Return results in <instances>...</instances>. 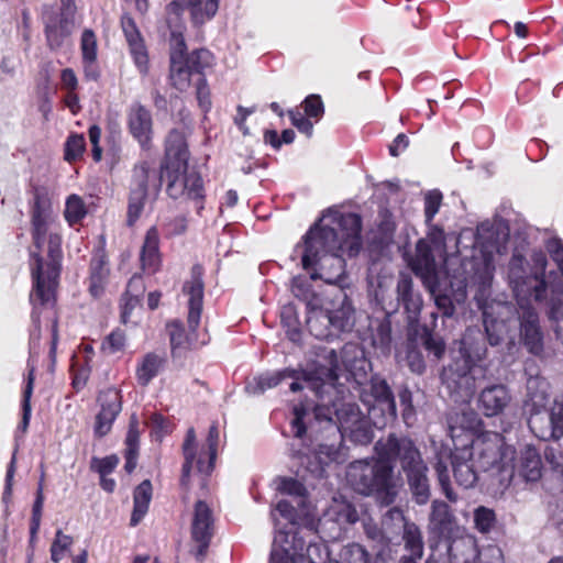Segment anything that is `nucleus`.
Returning a JSON list of instances; mask_svg holds the SVG:
<instances>
[{"label":"nucleus","instance_id":"bf43d9fd","mask_svg":"<svg viewBox=\"0 0 563 563\" xmlns=\"http://www.w3.org/2000/svg\"><path fill=\"white\" fill-rule=\"evenodd\" d=\"M196 95L199 107L207 112L211 108V100L210 91L203 76L201 78L196 79Z\"/></svg>","mask_w":563,"mask_h":563},{"label":"nucleus","instance_id":"a211bd4d","mask_svg":"<svg viewBox=\"0 0 563 563\" xmlns=\"http://www.w3.org/2000/svg\"><path fill=\"white\" fill-rule=\"evenodd\" d=\"M220 432L216 424L209 429L207 444L208 452H199L196 443V434L194 429H189L183 445L185 463L183 466L181 483L185 484L194 465L201 474L208 475L213 470L216 460L217 446L219 443Z\"/></svg>","mask_w":563,"mask_h":563},{"label":"nucleus","instance_id":"dca6fc26","mask_svg":"<svg viewBox=\"0 0 563 563\" xmlns=\"http://www.w3.org/2000/svg\"><path fill=\"white\" fill-rule=\"evenodd\" d=\"M278 490L290 497V499H280L271 512L275 531L294 527L300 517L311 516L307 505L305 486L294 478H283L278 485Z\"/></svg>","mask_w":563,"mask_h":563},{"label":"nucleus","instance_id":"603ef678","mask_svg":"<svg viewBox=\"0 0 563 563\" xmlns=\"http://www.w3.org/2000/svg\"><path fill=\"white\" fill-rule=\"evenodd\" d=\"M442 198L439 190H430L424 195V218L428 229L430 225H434L432 221L440 210Z\"/></svg>","mask_w":563,"mask_h":563},{"label":"nucleus","instance_id":"864d4df0","mask_svg":"<svg viewBox=\"0 0 563 563\" xmlns=\"http://www.w3.org/2000/svg\"><path fill=\"white\" fill-rule=\"evenodd\" d=\"M86 142L82 134H71L65 143V159L74 162L81 157L85 152Z\"/></svg>","mask_w":563,"mask_h":563},{"label":"nucleus","instance_id":"de8ad7c7","mask_svg":"<svg viewBox=\"0 0 563 563\" xmlns=\"http://www.w3.org/2000/svg\"><path fill=\"white\" fill-rule=\"evenodd\" d=\"M100 411L109 416L118 417L122 410V395L117 388H108L99 394Z\"/></svg>","mask_w":563,"mask_h":563},{"label":"nucleus","instance_id":"39448f33","mask_svg":"<svg viewBox=\"0 0 563 563\" xmlns=\"http://www.w3.org/2000/svg\"><path fill=\"white\" fill-rule=\"evenodd\" d=\"M387 446V439L375 444L376 461H356L347 470L350 485L360 494H376L383 504L389 505L397 495V483L394 478L393 456L385 457L378 446Z\"/></svg>","mask_w":563,"mask_h":563},{"label":"nucleus","instance_id":"69168bd1","mask_svg":"<svg viewBox=\"0 0 563 563\" xmlns=\"http://www.w3.org/2000/svg\"><path fill=\"white\" fill-rule=\"evenodd\" d=\"M426 349L432 353L437 358H440L444 353V342L434 336H428L424 341Z\"/></svg>","mask_w":563,"mask_h":563},{"label":"nucleus","instance_id":"0eeeda50","mask_svg":"<svg viewBox=\"0 0 563 563\" xmlns=\"http://www.w3.org/2000/svg\"><path fill=\"white\" fill-rule=\"evenodd\" d=\"M481 336L478 330L468 329L459 343L460 357L442 372V383L455 402L468 401L475 391V377L472 374L475 362L486 353L484 346L475 343Z\"/></svg>","mask_w":563,"mask_h":563},{"label":"nucleus","instance_id":"9d476101","mask_svg":"<svg viewBox=\"0 0 563 563\" xmlns=\"http://www.w3.org/2000/svg\"><path fill=\"white\" fill-rule=\"evenodd\" d=\"M211 60V53L207 49L188 54L181 31L172 30L169 80L174 88L179 91L187 90L194 77H202L203 68L210 66Z\"/></svg>","mask_w":563,"mask_h":563},{"label":"nucleus","instance_id":"f257e3e1","mask_svg":"<svg viewBox=\"0 0 563 563\" xmlns=\"http://www.w3.org/2000/svg\"><path fill=\"white\" fill-rule=\"evenodd\" d=\"M32 238L37 252L31 254V274L33 289L30 301L33 306L30 344L33 353L35 341L38 340L40 307L54 302L58 285L62 262V236L57 225V214L53 209L49 197L36 192L31 210ZM29 373L22 393V421L21 429L25 431L31 419V398L35 380V364L32 355L29 360Z\"/></svg>","mask_w":563,"mask_h":563},{"label":"nucleus","instance_id":"f03ea898","mask_svg":"<svg viewBox=\"0 0 563 563\" xmlns=\"http://www.w3.org/2000/svg\"><path fill=\"white\" fill-rule=\"evenodd\" d=\"M362 221L355 213H341L327 210L302 238L295 253L301 254L303 269L311 279H322L328 284H342L345 275L343 256L358 254Z\"/></svg>","mask_w":563,"mask_h":563},{"label":"nucleus","instance_id":"a18cd8bd","mask_svg":"<svg viewBox=\"0 0 563 563\" xmlns=\"http://www.w3.org/2000/svg\"><path fill=\"white\" fill-rule=\"evenodd\" d=\"M548 306L549 319L553 323L558 339L563 342V289L553 287L552 297Z\"/></svg>","mask_w":563,"mask_h":563},{"label":"nucleus","instance_id":"7c9ffc66","mask_svg":"<svg viewBox=\"0 0 563 563\" xmlns=\"http://www.w3.org/2000/svg\"><path fill=\"white\" fill-rule=\"evenodd\" d=\"M97 37L91 30H85L81 34L80 51L84 73L87 79L96 80L99 77L97 65Z\"/></svg>","mask_w":563,"mask_h":563},{"label":"nucleus","instance_id":"9b49d317","mask_svg":"<svg viewBox=\"0 0 563 563\" xmlns=\"http://www.w3.org/2000/svg\"><path fill=\"white\" fill-rule=\"evenodd\" d=\"M479 471L496 468L508 479L514 476L515 450L505 444L504 438L496 432L477 434L470 445H464Z\"/></svg>","mask_w":563,"mask_h":563},{"label":"nucleus","instance_id":"7ed1b4c3","mask_svg":"<svg viewBox=\"0 0 563 563\" xmlns=\"http://www.w3.org/2000/svg\"><path fill=\"white\" fill-rule=\"evenodd\" d=\"M325 366L321 372L322 380L314 389L319 402L313 408L318 421H335L341 439H350L354 443L367 444L373 439L368 419L358 407L346 401L342 386L336 384L339 362L334 350L323 351Z\"/></svg>","mask_w":563,"mask_h":563},{"label":"nucleus","instance_id":"3c124183","mask_svg":"<svg viewBox=\"0 0 563 563\" xmlns=\"http://www.w3.org/2000/svg\"><path fill=\"white\" fill-rule=\"evenodd\" d=\"M73 542L74 540L70 536L63 533L62 530H57L51 545V560L58 563L70 549Z\"/></svg>","mask_w":563,"mask_h":563},{"label":"nucleus","instance_id":"774afa93","mask_svg":"<svg viewBox=\"0 0 563 563\" xmlns=\"http://www.w3.org/2000/svg\"><path fill=\"white\" fill-rule=\"evenodd\" d=\"M545 459L554 470L563 474V452L556 454L553 449H550L545 452Z\"/></svg>","mask_w":563,"mask_h":563},{"label":"nucleus","instance_id":"a19ab883","mask_svg":"<svg viewBox=\"0 0 563 563\" xmlns=\"http://www.w3.org/2000/svg\"><path fill=\"white\" fill-rule=\"evenodd\" d=\"M482 426V420L473 409L463 410L450 418L449 428L452 439L460 437L459 431L476 432Z\"/></svg>","mask_w":563,"mask_h":563},{"label":"nucleus","instance_id":"473e14b6","mask_svg":"<svg viewBox=\"0 0 563 563\" xmlns=\"http://www.w3.org/2000/svg\"><path fill=\"white\" fill-rule=\"evenodd\" d=\"M429 527L440 536H449L455 527V518L449 505L441 500H433L429 518Z\"/></svg>","mask_w":563,"mask_h":563},{"label":"nucleus","instance_id":"4468645a","mask_svg":"<svg viewBox=\"0 0 563 563\" xmlns=\"http://www.w3.org/2000/svg\"><path fill=\"white\" fill-rule=\"evenodd\" d=\"M354 310L347 296L339 290L332 299H325L322 308L308 316L307 324L310 332L318 339L332 335L329 328L335 331H346L352 328Z\"/></svg>","mask_w":563,"mask_h":563},{"label":"nucleus","instance_id":"412c9836","mask_svg":"<svg viewBox=\"0 0 563 563\" xmlns=\"http://www.w3.org/2000/svg\"><path fill=\"white\" fill-rule=\"evenodd\" d=\"M186 9L189 10L194 25H202L210 21L219 9V0H174L167 5V21L172 26ZM177 31V25H175Z\"/></svg>","mask_w":563,"mask_h":563},{"label":"nucleus","instance_id":"f8f14e48","mask_svg":"<svg viewBox=\"0 0 563 563\" xmlns=\"http://www.w3.org/2000/svg\"><path fill=\"white\" fill-rule=\"evenodd\" d=\"M292 528L288 527L275 532L269 563H329V549L321 541H310L305 556L300 552L305 542Z\"/></svg>","mask_w":563,"mask_h":563},{"label":"nucleus","instance_id":"bb28decb","mask_svg":"<svg viewBox=\"0 0 563 563\" xmlns=\"http://www.w3.org/2000/svg\"><path fill=\"white\" fill-rule=\"evenodd\" d=\"M121 24L135 65L141 73H146L148 64L147 51L134 21L130 16H123Z\"/></svg>","mask_w":563,"mask_h":563},{"label":"nucleus","instance_id":"f3484780","mask_svg":"<svg viewBox=\"0 0 563 563\" xmlns=\"http://www.w3.org/2000/svg\"><path fill=\"white\" fill-rule=\"evenodd\" d=\"M165 176L167 177L166 191L173 199H187L195 202L197 212L203 209L205 190L200 175L188 169V163L183 166L166 165Z\"/></svg>","mask_w":563,"mask_h":563},{"label":"nucleus","instance_id":"8fccbe9b","mask_svg":"<svg viewBox=\"0 0 563 563\" xmlns=\"http://www.w3.org/2000/svg\"><path fill=\"white\" fill-rule=\"evenodd\" d=\"M126 346V336L122 330H114L106 336L101 350L106 355L122 353Z\"/></svg>","mask_w":563,"mask_h":563},{"label":"nucleus","instance_id":"6e6552de","mask_svg":"<svg viewBox=\"0 0 563 563\" xmlns=\"http://www.w3.org/2000/svg\"><path fill=\"white\" fill-rule=\"evenodd\" d=\"M378 448L385 457L393 456V462H400L415 501L418 505L427 504L430 498L428 466L415 443L406 437L391 434L387 438V446Z\"/></svg>","mask_w":563,"mask_h":563},{"label":"nucleus","instance_id":"052dcab7","mask_svg":"<svg viewBox=\"0 0 563 563\" xmlns=\"http://www.w3.org/2000/svg\"><path fill=\"white\" fill-rule=\"evenodd\" d=\"M115 419L117 418L113 416H109L104 412L99 411L98 415L96 416L95 421V434L100 438L108 434L111 431L112 424Z\"/></svg>","mask_w":563,"mask_h":563},{"label":"nucleus","instance_id":"5701e85b","mask_svg":"<svg viewBox=\"0 0 563 563\" xmlns=\"http://www.w3.org/2000/svg\"><path fill=\"white\" fill-rule=\"evenodd\" d=\"M212 512L205 501H197L195 505L191 533L194 540L199 543L198 555L202 556L212 537Z\"/></svg>","mask_w":563,"mask_h":563},{"label":"nucleus","instance_id":"4d7b16f0","mask_svg":"<svg viewBox=\"0 0 563 563\" xmlns=\"http://www.w3.org/2000/svg\"><path fill=\"white\" fill-rule=\"evenodd\" d=\"M305 113L309 119L318 121L323 114V103L319 96L311 95L303 101Z\"/></svg>","mask_w":563,"mask_h":563},{"label":"nucleus","instance_id":"393cba45","mask_svg":"<svg viewBox=\"0 0 563 563\" xmlns=\"http://www.w3.org/2000/svg\"><path fill=\"white\" fill-rule=\"evenodd\" d=\"M511 396L504 385H493L483 389L478 397V408L486 417H494L504 411Z\"/></svg>","mask_w":563,"mask_h":563},{"label":"nucleus","instance_id":"13d9d810","mask_svg":"<svg viewBox=\"0 0 563 563\" xmlns=\"http://www.w3.org/2000/svg\"><path fill=\"white\" fill-rule=\"evenodd\" d=\"M288 115L294 126H296L301 133H305L307 136H311L313 123L309 119L305 118V115L298 109L289 110Z\"/></svg>","mask_w":563,"mask_h":563},{"label":"nucleus","instance_id":"6ab92c4d","mask_svg":"<svg viewBox=\"0 0 563 563\" xmlns=\"http://www.w3.org/2000/svg\"><path fill=\"white\" fill-rule=\"evenodd\" d=\"M371 394L374 401L363 399L367 405L368 419L377 428H383L388 420L396 417V404L389 386L384 379L374 377L371 380Z\"/></svg>","mask_w":563,"mask_h":563},{"label":"nucleus","instance_id":"20e7f679","mask_svg":"<svg viewBox=\"0 0 563 563\" xmlns=\"http://www.w3.org/2000/svg\"><path fill=\"white\" fill-rule=\"evenodd\" d=\"M499 227L500 224L495 227L489 222L477 227L474 254L471 260L461 263V272L451 276L448 292L440 294V282L437 279L435 291H430L435 296V305L444 316H452L454 302L461 303L466 299L468 286L477 285L485 289L489 285L495 269L494 254L500 251Z\"/></svg>","mask_w":563,"mask_h":563},{"label":"nucleus","instance_id":"5fc2aeb1","mask_svg":"<svg viewBox=\"0 0 563 563\" xmlns=\"http://www.w3.org/2000/svg\"><path fill=\"white\" fill-rule=\"evenodd\" d=\"M475 527L481 532H488L495 523V514L493 510L478 507L474 512Z\"/></svg>","mask_w":563,"mask_h":563},{"label":"nucleus","instance_id":"09e8293b","mask_svg":"<svg viewBox=\"0 0 563 563\" xmlns=\"http://www.w3.org/2000/svg\"><path fill=\"white\" fill-rule=\"evenodd\" d=\"M404 540L406 549L413 555L421 558L423 553L422 536L417 527L412 522H404Z\"/></svg>","mask_w":563,"mask_h":563},{"label":"nucleus","instance_id":"72a5a7b5","mask_svg":"<svg viewBox=\"0 0 563 563\" xmlns=\"http://www.w3.org/2000/svg\"><path fill=\"white\" fill-rule=\"evenodd\" d=\"M159 235L156 228L152 227L147 230L141 251L142 268L152 274L155 273L161 265V256L158 252Z\"/></svg>","mask_w":563,"mask_h":563},{"label":"nucleus","instance_id":"49530a36","mask_svg":"<svg viewBox=\"0 0 563 563\" xmlns=\"http://www.w3.org/2000/svg\"><path fill=\"white\" fill-rule=\"evenodd\" d=\"M338 523H354L358 519L356 509L344 499H333V503L327 514Z\"/></svg>","mask_w":563,"mask_h":563},{"label":"nucleus","instance_id":"ddd939ff","mask_svg":"<svg viewBox=\"0 0 563 563\" xmlns=\"http://www.w3.org/2000/svg\"><path fill=\"white\" fill-rule=\"evenodd\" d=\"M449 461L452 465L453 476L457 485L464 488H471L477 482V464L472 459V453L466 449L455 448L454 452L441 450L437 455L434 470L438 475L442 492L451 501H455L457 496L451 487Z\"/></svg>","mask_w":563,"mask_h":563},{"label":"nucleus","instance_id":"2eb2a0df","mask_svg":"<svg viewBox=\"0 0 563 563\" xmlns=\"http://www.w3.org/2000/svg\"><path fill=\"white\" fill-rule=\"evenodd\" d=\"M324 366L325 362H314L305 371L285 368L273 373H266L250 380L246 384L245 389L249 394L260 395L267 389L276 387L284 379L291 378V391H298L306 387L314 391V389L319 388V380H322L321 372Z\"/></svg>","mask_w":563,"mask_h":563},{"label":"nucleus","instance_id":"338daca9","mask_svg":"<svg viewBox=\"0 0 563 563\" xmlns=\"http://www.w3.org/2000/svg\"><path fill=\"white\" fill-rule=\"evenodd\" d=\"M118 463L117 455L106 456L98 462L97 470L100 475H108L117 467Z\"/></svg>","mask_w":563,"mask_h":563},{"label":"nucleus","instance_id":"58836bf2","mask_svg":"<svg viewBox=\"0 0 563 563\" xmlns=\"http://www.w3.org/2000/svg\"><path fill=\"white\" fill-rule=\"evenodd\" d=\"M74 30V20L62 16L58 22L46 24V38L52 49L62 47Z\"/></svg>","mask_w":563,"mask_h":563},{"label":"nucleus","instance_id":"79ce46f5","mask_svg":"<svg viewBox=\"0 0 563 563\" xmlns=\"http://www.w3.org/2000/svg\"><path fill=\"white\" fill-rule=\"evenodd\" d=\"M109 269L102 256H97L90 263L89 292L92 297L101 296L107 283Z\"/></svg>","mask_w":563,"mask_h":563},{"label":"nucleus","instance_id":"6e6d98bb","mask_svg":"<svg viewBox=\"0 0 563 563\" xmlns=\"http://www.w3.org/2000/svg\"><path fill=\"white\" fill-rule=\"evenodd\" d=\"M309 409L310 408L308 406H303V405L294 407V410H292L294 418L291 420V430H292L294 435L297 438H301L306 432L307 427H306L305 419H306V416L308 415Z\"/></svg>","mask_w":563,"mask_h":563},{"label":"nucleus","instance_id":"2f4dec72","mask_svg":"<svg viewBox=\"0 0 563 563\" xmlns=\"http://www.w3.org/2000/svg\"><path fill=\"white\" fill-rule=\"evenodd\" d=\"M184 291L189 297V312L188 325L191 331H195L200 322L202 298H203V284L199 277L194 276L191 280L184 285Z\"/></svg>","mask_w":563,"mask_h":563},{"label":"nucleus","instance_id":"c03bdc74","mask_svg":"<svg viewBox=\"0 0 563 563\" xmlns=\"http://www.w3.org/2000/svg\"><path fill=\"white\" fill-rule=\"evenodd\" d=\"M87 213L88 206L82 197L71 194L66 198L64 218L70 227L81 223Z\"/></svg>","mask_w":563,"mask_h":563},{"label":"nucleus","instance_id":"ea45409f","mask_svg":"<svg viewBox=\"0 0 563 563\" xmlns=\"http://www.w3.org/2000/svg\"><path fill=\"white\" fill-rule=\"evenodd\" d=\"M152 499V484L150 481H143L134 490L133 495V512L131 516L130 525L135 527L141 522L148 510Z\"/></svg>","mask_w":563,"mask_h":563},{"label":"nucleus","instance_id":"37998d69","mask_svg":"<svg viewBox=\"0 0 563 563\" xmlns=\"http://www.w3.org/2000/svg\"><path fill=\"white\" fill-rule=\"evenodd\" d=\"M397 298L408 312L417 313L420 310L421 300L412 291V279L408 275H401L397 283Z\"/></svg>","mask_w":563,"mask_h":563},{"label":"nucleus","instance_id":"c9c22d12","mask_svg":"<svg viewBox=\"0 0 563 563\" xmlns=\"http://www.w3.org/2000/svg\"><path fill=\"white\" fill-rule=\"evenodd\" d=\"M140 435H141V424L136 417V415H132L129 422V429L125 437V471L128 473H132L137 463L139 449H140Z\"/></svg>","mask_w":563,"mask_h":563},{"label":"nucleus","instance_id":"c756f323","mask_svg":"<svg viewBox=\"0 0 563 563\" xmlns=\"http://www.w3.org/2000/svg\"><path fill=\"white\" fill-rule=\"evenodd\" d=\"M540 417L533 415L529 419V427L536 433L537 437L548 440L551 438L559 439L563 435V398L556 400L551 413L549 415L550 426L548 429L542 430L539 428Z\"/></svg>","mask_w":563,"mask_h":563},{"label":"nucleus","instance_id":"cd10ccee","mask_svg":"<svg viewBox=\"0 0 563 563\" xmlns=\"http://www.w3.org/2000/svg\"><path fill=\"white\" fill-rule=\"evenodd\" d=\"M509 311V307L504 303H497L496 306L485 307L483 309V320L485 331L490 345H497L508 333V327L504 319L494 317V313L498 316L505 314Z\"/></svg>","mask_w":563,"mask_h":563},{"label":"nucleus","instance_id":"e2e57ef3","mask_svg":"<svg viewBox=\"0 0 563 563\" xmlns=\"http://www.w3.org/2000/svg\"><path fill=\"white\" fill-rule=\"evenodd\" d=\"M168 331L173 350L180 347L185 344L186 338L179 322H170L168 324Z\"/></svg>","mask_w":563,"mask_h":563},{"label":"nucleus","instance_id":"a878e982","mask_svg":"<svg viewBox=\"0 0 563 563\" xmlns=\"http://www.w3.org/2000/svg\"><path fill=\"white\" fill-rule=\"evenodd\" d=\"M167 355L164 351L148 352L137 362L135 378L141 386H147L165 368Z\"/></svg>","mask_w":563,"mask_h":563},{"label":"nucleus","instance_id":"1a4fd4ad","mask_svg":"<svg viewBox=\"0 0 563 563\" xmlns=\"http://www.w3.org/2000/svg\"><path fill=\"white\" fill-rule=\"evenodd\" d=\"M542 280L530 278L526 282H515V297L519 307L520 335L523 344L532 354L541 353L543 349V335L541 332L539 316L532 303H543L549 314L550 298H544Z\"/></svg>","mask_w":563,"mask_h":563},{"label":"nucleus","instance_id":"0e129e2a","mask_svg":"<svg viewBox=\"0 0 563 563\" xmlns=\"http://www.w3.org/2000/svg\"><path fill=\"white\" fill-rule=\"evenodd\" d=\"M14 472H15V457L13 456L11 462H10V465L8 467V471H7L5 486H4V492H3V496H2V501L7 506H8L9 501H10L11 494H12V485H13ZM5 511H8V508L5 509Z\"/></svg>","mask_w":563,"mask_h":563},{"label":"nucleus","instance_id":"aec40b11","mask_svg":"<svg viewBox=\"0 0 563 563\" xmlns=\"http://www.w3.org/2000/svg\"><path fill=\"white\" fill-rule=\"evenodd\" d=\"M157 173L148 169L145 165H141L134 169L133 187L131 189L128 207V223L130 225H133L137 221L143 211L150 185H152L154 190H157Z\"/></svg>","mask_w":563,"mask_h":563},{"label":"nucleus","instance_id":"e433bc0d","mask_svg":"<svg viewBox=\"0 0 563 563\" xmlns=\"http://www.w3.org/2000/svg\"><path fill=\"white\" fill-rule=\"evenodd\" d=\"M451 563H477L479 553L471 537L453 540L449 547Z\"/></svg>","mask_w":563,"mask_h":563},{"label":"nucleus","instance_id":"4c0bfd02","mask_svg":"<svg viewBox=\"0 0 563 563\" xmlns=\"http://www.w3.org/2000/svg\"><path fill=\"white\" fill-rule=\"evenodd\" d=\"M291 292L306 303L309 316L316 313L319 308H322V302L325 300L311 289V284L305 276L294 277Z\"/></svg>","mask_w":563,"mask_h":563},{"label":"nucleus","instance_id":"c85d7f7f","mask_svg":"<svg viewBox=\"0 0 563 563\" xmlns=\"http://www.w3.org/2000/svg\"><path fill=\"white\" fill-rule=\"evenodd\" d=\"M517 471L526 482H537L542 475V461L539 452L531 445H526L519 454L518 462L514 464V472Z\"/></svg>","mask_w":563,"mask_h":563},{"label":"nucleus","instance_id":"f704fd0d","mask_svg":"<svg viewBox=\"0 0 563 563\" xmlns=\"http://www.w3.org/2000/svg\"><path fill=\"white\" fill-rule=\"evenodd\" d=\"M188 148L186 143V136L184 132L179 130H173L169 132L166 139V165H178L183 166L188 163Z\"/></svg>","mask_w":563,"mask_h":563},{"label":"nucleus","instance_id":"b1692460","mask_svg":"<svg viewBox=\"0 0 563 563\" xmlns=\"http://www.w3.org/2000/svg\"><path fill=\"white\" fill-rule=\"evenodd\" d=\"M300 459L301 464L305 465L310 473L316 476H322L324 473V466L332 462L339 463L344 461V454L340 448H336L333 444H320L318 450L311 455H302Z\"/></svg>","mask_w":563,"mask_h":563},{"label":"nucleus","instance_id":"423d86ee","mask_svg":"<svg viewBox=\"0 0 563 563\" xmlns=\"http://www.w3.org/2000/svg\"><path fill=\"white\" fill-rule=\"evenodd\" d=\"M405 260L411 271L419 276L426 286L435 291L437 279L441 268L450 276V266L455 257L446 256L445 233L438 225H430L424 238L418 240L413 253H405Z\"/></svg>","mask_w":563,"mask_h":563},{"label":"nucleus","instance_id":"680f3d73","mask_svg":"<svg viewBox=\"0 0 563 563\" xmlns=\"http://www.w3.org/2000/svg\"><path fill=\"white\" fill-rule=\"evenodd\" d=\"M59 79H60V87L66 92L76 91L79 86L77 75L75 74V71L71 68H64L60 71Z\"/></svg>","mask_w":563,"mask_h":563},{"label":"nucleus","instance_id":"4be33fe9","mask_svg":"<svg viewBox=\"0 0 563 563\" xmlns=\"http://www.w3.org/2000/svg\"><path fill=\"white\" fill-rule=\"evenodd\" d=\"M128 126L130 133L139 142L141 147L145 150L150 148L153 134L151 112L139 103L133 104L128 113Z\"/></svg>","mask_w":563,"mask_h":563}]
</instances>
